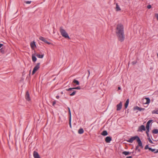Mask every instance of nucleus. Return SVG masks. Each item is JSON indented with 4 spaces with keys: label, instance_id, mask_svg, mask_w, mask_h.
<instances>
[{
    "label": "nucleus",
    "instance_id": "obj_1",
    "mask_svg": "<svg viewBox=\"0 0 158 158\" xmlns=\"http://www.w3.org/2000/svg\"><path fill=\"white\" fill-rule=\"evenodd\" d=\"M116 34L118 40L121 42L123 41L124 39V35L123 26L121 24H118L117 26Z\"/></svg>",
    "mask_w": 158,
    "mask_h": 158
},
{
    "label": "nucleus",
    "instance_id": "obj_32",
    "mask_svg": "<svg viewBox=\"0 0 158 158\" xmlns=\"http://www.w3.org/2000/svg\"><path fill=\"white\" fill-rule=\"evenodd\" d=\"M152 120H149V121L147 123V124H149V125H150V123L151 122H152Z\"/></svg>",
    "mask_w": 158,
    "mask_h": 158
},
{
    "label": "nucleus",
    "instance_id": "obj_9",
    "mask_svg": "<svg viewBox=\"0 0 158 158\" xmlns=\"http://www.w3.org/2000/svg\"><path fill=\"white\" fill-rule=\"evenodd\" d=\"M39 39L48 44H51L50 43L48 42L44 37H40L39 38Z\"/></svg>",
    "mask_w": 158,
    "mask_h": 158
},
{
    "label": "nucleus",
    "instance_id": "obj_5",
    "mask_svg": "<svg viewBox=\"0 0 158 158\" xmlns=\"http://www.w3.org/2000/svg\"><path fill=\"white\" fill-rule=\"evenodd\" d=\"M145 130V126L143 125H142L139 127L137 131L142 132L143 131H144Z\"/></svg>",
    "mask_w": 158,
    "mask_h": 158
},
{
    "label": "nucleus",
    "instance_id": "obj_27",
    "mask_svg": "<svg viewBox=\"0 0 158 158\" xmlns=\"http://www.w3.org/2000/svg\"><path fill=\"white\" fill-rule=\"evenodd\" d=\"M149 125H150L147 123L146 128L147 129V130H148V131H149Z\"/></svg>",
    "mask_w": 158,
    "mask_h": 158
},
{
    "label": "nucleus",
    "instance_id": "obj_48",
    "mask_svg": "<svg viewBox=\"0 0 158 158\" xmlns=\"http://www.w3.org/2000/svg\"><path fill=\"white\" fill-rule=\"evenodd\" d=\"M157 57L158 58V53L157 54Z\"/></svg>",
    "mask_w": 158,
    "mask_h": 158
},
{
    "label": "nucleus",
    "instance_id": "obj_45",
    "mask_svg": "<svg viewBox=\"0 0 158 158\" xmlns=\"http://www.w3.org/2000/svg\"><path fill=\"white\" fill-rule=\"evenodd\" d=\"M158 152V149L157 150L154 152L155 153H157Z\"/></svg>",
    "mask_w": 158,
    "mask_h": 158
},
{
    "label": "nucleus",
    "instance_id": "obj_42",
    "mask_svg": "<svg viewBox=\"0 0 158 158\" xmlns=\"http://www.w3.org/2000/svg\"><path fill=\"white\" fill-rule=\"evenodd\" d=\"M59 97H60L59 96L57 95V96H56V98L57 99H59Z\"/></svg>",
    "mask_w": 158,
    "mask_h": 158
},
{
    "label": "nucleus",
    "instance_id": "obj_10",
    "mask_svg": "<svg viewBox=\"0 0 158 158\" xmlns=\"http://www.w3.org/2000/svg\"><path fill=\"white\" fill-rule=\"evenodd\" d=\"M134 110H139V111L144 110H145V108H141L138 106H136L134 107Z\"/></svg>",
    "mask_w": 158,
    "mask_h": 158
},
{
    "label": "nucleus",
    "instance_id": "obj_12",
    "mask_svg": "<svg viewBox=\"0 0 158 158\" xmlns=\"http://www.w3.org/2000/svg\"><path fill=\"white\" fill-rule=\"evenodd\" d=\"M111 140V138L110 136H107L105 138V141L107 143H110Z\"/></svg>",
    "mask_w": 158,
    "mask_h": 158
},
{
    "label": "nucleus",
    "instance_id": "obj_6",
    "mask_svg": "<svg viewBox=\"0 0 158 158\" xmlns=\"http://www.w3.org/2000/svg\"><path fill=\"white\" fill-rule=\"evenodd\" d=\"M122 102H120L117 105V110L118 111L120 110L122 108Z\"/></svg>",
    "mask_w": 158,
    "mask_h": 158
},
{
    "label": "nucleus",
    "instance_id": "obj_49",
    "mask_svg": "<svg viewBox=\"0 0 158 158\" xmlns=\"http://www.w3.org/2000/svg\"><path fill=\"white\" fill-rule=\"evenodd\" d=\"M63 92H61V94H63Z\"/></svg>",
    "mask_w": 158,
    "mask_h": 158
},
{
    "label": "nucleus",
    "instance_id": "obj_14",
    "mask_svg": "<svg viewBox=\"0 0 158 158\" xmlns=\"http://www.w3.org/2000/svg\"><path fill=\"white\" fill-rule=\"evenodd\" d=\"M30 44L31 48L33 49H34L36 47L35 43L34 41H33L31 42Z\"/></svg>",
    "mask_w": 158,
    "mask_h": 158
},
{
    "label": "nucleus",
    "instance_id": "obj_18",
    "mask_svg": "<svg viewBox=\"0 0 158 158\" xmlns=\"http://www.w3.org/2000/svg\"><path fill=\"white\" fill-rule=\"evenodd\" d=\"M35 56L38 58H42L44 56V55H40V54H36Z\"/></svg>",
    "mask_w": 158,
    "mask_h": 158
},
{
    "label": "nucleus",
    "instance_id": "obj_40",
    "mask_svg": "<svg viewBox=\"0 0 158 158\" xmlns=\"http://www.w3.org/2000/svg\"><path fill=\"white\" fill-rule=\"evenodd\" d=\"M55 104H56V102L55 101L53 102L52 105L53 106H54Z\"/></svg>",
    "mask_w": 158,
    "mask_h": 158
},
{
    "label": "nucleus",
    "instance_id": "obj_15",
    "mask_svg": "<svg viewBox=\"0 0 158 158\" xmlns=\"http://www.w3.org/2000/svg\"><path fill=\"white\" fill-rule=\"evenodd\" d=\"M145 99L146 100V102L145 104H149L150 102V100L149 98H145Z\"/></svg>",
    "mask_w": 158,
    "mask_h": 158
},
{
    "label": "nucleus",
    "instance_id": "obj_22",
    "mask_svg": "<svg viewBox=\"0 0 158 158\" xmlns=\"http://www.w3.org/2000/svg\"><path fill=\"white\" fill-rule=\"evenodd\" d=\"M84 132V130L82 128L80 129L78 131V133L79 134H82Z\"/></svg>",
    "mask_w": 158,
    "mask_h": 158
},
{
    "label": "nucleus",
    "instance_id": "obj_46",
    "mask_svg": "<svg viewBox=\"0 0 158 158\" xmlns=\"http://www.w3.org/2000/svg\"><path fill=\"white\" fill-rule=\"evenodd\" d=\"M121 89V88H120V87H118V90H120V89Z\"/></svg>",
    "mask_w": 158,
    "mask_h": 158
},
{
    "label": "nucleus",
    "instance_id": "obj_47",
    "mask_svg": "<svg viewBox=\"0 0 158 158\" xmlns=\"http://www.w3.org/2000/svg\"><path fill=\"white\" fill-rule=\"evenodd\" d=\"M88 72L89 73V75L90 74V72L89 70H88Z\"/></svg>",
    "mask_w": 158,
    "mask_h": 158
},
{
    "label": "nucleus",
    "instance_id": "obj_36",
    "mask_svg": "<svg viewBox=\"0 0 158 158\" xmlns=\"http://www.w3.org/2000/svg\"><path fill=\"white\" fill-rule=\"evenodd\" d=\"M151 6L150 5H149L147 6V8L148 9H150L151 8Z\"/></svg>",
    "mask_w": 158,
    "mask_h": 158
},
{
    "label": "nucleus",
    "instance_id": "obj_2",
    "mask_svg": "<svg viewBox=\"0 0 158 158\" xmlns=\"http://www.w3.org/2000/svg\"><path fill=\"white\" fill-rule=\"evenodd\" d=\"M60 31L61 35L62 36L65 38H67L70 39V38L69 36L67 33L66 32L65 30L63 28V27H61L60 28Z\"/></svg>",
    "mask_w": 158,
    "mask_h": 158
},
{
    "label": "nucleus",
    "instance_id": "obj_31",
    "mask_svg": "<svg viewBox=\"0 0 158 158\" xmlns=\"http://www.w3.org/2000/svg\"><path fill=\"white\" fill-rule=\"evenodd\" d=\"M149 150L150 151H151L152 152H155V149H152L151 148H149Z\"/></svg>",
    "mask_w": 158,
    "mask_h": 158
},
{
    "label": "nucleus",
    "instance_id": "obj_43",
    "mask_svg": "<svg viewBox=\"0 0 158 158\" xmlns=\"http://www.w3.org/2000/svg\"><path fill=\"white\" fill-rule=\"evenodd\" d=\"M3 44H0V48L3 46Z\"/></svg>",
    "mask_w": 158,
    "mask_h": 158
},
{
    "label": "nucleus",
    "instance_id": "obj_26",
    "mask_svg": "<svg viewBox=\"0 0 158 158\" xmlns=\"http://www.w3.org/2000/svg\"><path fill=\"white\" fill-rule=\"evenodd\" d=\"M68 111H69V118H71V112L70 109L69 107H68Z\"/></svg>",
    "mask_w": 158,
    "mask_h": 158
},
{
    "label": "nucleus",
    "instance_id": "obj_25",
    "mask_svg": "<svg viewBox=\"0 0 158 158\" xmlns=\"http://www.w3.org/2000/svg\"><path fill=\"white\" fill-rule=\"evenodd\" d=\"M152 132L154 134H157L158 133V130L157 129H155L152 131Z\"/></svg>",
    "mask_w": 158,
    "mask_h": 158
},
{
    "label": "nucleus",
    "instance_id": "obj_23",
    "mask_svg": "<svg viewBox=\"0 0 158 158\" xmlns=\"http://www.w3.org/2000/svg\"><path fill=\"white\" fill-rule=\"evenodd\" d=\"M152 114H158V109L154 110L152 111Z\"/></svg>",
    "mask_w": 158,
    "mask_h": 158
},
{
    "label": "nucleus",
    "instance_id": "obj_38",
    "mask_svg": "<svg viewBox=\"0 0 158 158\" xmlns=\"http://www.w3.org/2000/svg\"><path fill=\"white\" fill-rule=\"evenodd\" d=\"M155 15L156 16L157 19L158 20V14H156Z\"/></svg>",
    "mask_w": 158,
    "mask_h": 158
},
{
    "label": "nucleus",
    "instance_id": "obj_39",
    "mask_svg": "<svg viewBox=\"0 0 158 158\" xmlns=\"http://www.w3.org/2000/svg\"><path fill=\"white\" fill-rule=\"evenodd\" d=\"M0 51L1 52H2V53H4V51L3 50V49L2 48L0 49Z\"/></svg>",
    "mask_w": 158,
    "mask_h": 158
},
{
    "label": "nucleus",
    "instance_id": "obj_16",
    "mask_svg": "<svg viewBox=\"0 0 158 158\" xmlns=\"http://www.w3.org/2000/svg\"><path fill=\"white\" fill-rule=\"evenodd\" d=\"M101 134L103 136H106L108 135V133L106 131H104L102 132Z\"/></svg>",
    "mask_w": 158,
    "mask_h": 158
},
{
    "label": "nucleus",
    "instance_id": "obj_7",
    "mask_svg": "<svg viewBox=\"0 0 158 158\" xmlns=\"http://www.w3.org/2000/svg\"><path fill=\"white\" fill-rule=\"evenodd\" d=\"M33 156L34 158H41L38 153L35 151L33 152Z\"/></svg>",
    "mask_w": 158,
    "mask_h": 158
},
{
    "label": "nucleus",
    "instance_id": "obj_19",
    "mask_svg": "<svg viewBox=\"0 0 158 158\" xmlns=\"http://www.w3.org/2000/svg\"><path fill=\"white\" fill-rule=\"evenodd\" d=\"M129 102V99H127L126 101L125 104V107L126 108H127L128 106V104Z\"/></svg>",
    "mask_w": 158,
    "mask_h": 158
},
{
    "label": "nucleus",
    "instance_id": "obj_30",
    "mask_svg": "<svg viewBox=\"0 0 158 158\" xmlns=\"http://www.w3.org/2000/svg\"><path fill=\"white\" fill-rule=\"evenodd\" d=\"M148 141H149V142L150 143H153V142L152 141V140H151V139H150V136L148 137Z\"/></svg>",
    "mask_w": 158,
    "mask_h": 158
},
{
    "label": "nucleus",
    "instance_id": "obj_37",
    "mask_svg": "<svg viewBox=\"0 0 158 158\" xmlns=\"http://www.w3.org/2000/svg\"><path fill=\"white\" fill-rule=\"evenodd\" d=\"M139 146H138V145L136 147L135 149V150L136 151L138 149H139Z\"/></svg>",
    "mask_w": 158,
    "mask_h": 158
},
{
    "label": "nucleus",
    "instance_id": "obj_34",
    "mask_svg": "<svg viewBox=\"0 0 158 158\" xmlns=\"http://www.w3.org/2000/svg\"><path fill=\"white\" fill-rule=\"evenodd\" d=\"M149 132V131H148V130H147V131H146V134H147V136L148 137H149V134H148Z\"/></svg>",
    "mask_w": 158,
    "mask_h": 158
},
{
    "label": "nucleus",
    "instance_id": "obj_8",
    "mask_svg": "<svg viewBox=\"0 0 158 158\" xmlns=\"http://www.w3.org/2000/svg\"><path fill=\"white\" fill-rule=\"evenodd\" d=\"M137 142L138 144V146L140 147L141 148H143V147L142 145V143L139 137L138 139Z\"/></svg>",
    "mask_w": 158,
    "mask_h": 158
},
{
    "label": "nucleus",
    "instance_id": "obj_44",
    "mask_svg": "<svg viewBox=\"0 0 158 158\" xmlns=\"http://www.w3.org/2000/svg\"><path fill=\"white\" fill-rule=\"evenodd\" d=\"M127 158H132V157L131 156H127Z\"/></svg>",
    "mask_w": 158,
    "mask_h": 158
},
{
    "label": "nucleus",
    "instance_id": "obj_20",
    "mask_svg": "<svg viewBox=\"0 0 158 158\" xmlns=\"http://www.w3.org/2000/svg\"><path fill=\"white\" fill-rule=\"evenodd\" d=\"M32 61L34 62H35L36 60L37 59L35 56L34 55H32Z\"/></svg>",
    "mask_w": 158,
    "mask_h": 158
},
{
    "label": "nucleus",
    "instance_id": "obj_17",
    "mask_svg": "<svg viewBox=\"0 0 158 158\" xmlns=\"http://www.w3.org/2000/svg\"><path fill=\"white\" fill-rule=\"evenodd\" d=\"M116 11H119L121 10V9L117 3L116 4Z\"/></svg>",
    "mask_w": 158,
    "mask_h": 158
},
{
    "label": "nucleus",
    "instance_id": "obj_28",
    "mask_svg": "<svg viewBox=\"0 0 158 158\" xmlns=\"http://www.w3.org/2000/svg\"><path fill=\"white\" fill-rule=\"evenodd\" d=\"M76 93V91H73L72 93L70 94V95L71 96H73Z\"/></svg>",
    "mask_w": 158,
    "mask_h": 158
},
{
    "label": "nucleus",
    "instance_id": "obj_41",
    "mask_svg": "<svg viewBox=\"0 0 158 158\" xmlns=\"http://www.w3.org/2000/svg\"><path fill=\"white\" fill-rule=\"evenodd\" d=\"M137 152H140V149H139L136 150Z\"/></svg>",
    "mask_w": 158,
    "mask_h": 158
},
{
    "label": "nucleus",
    "instance_id": "obj_29",
    "mask_svg": "<svg viewBox=\"0 0 158 158\" xmlns=\"http://www.w3.org/2000/svg\"><path fill=\"white\" fill-rule=\"evenodd\" d=\"M71 121V118H69V126L71 128H72Z\"/></svg>",
    "mask_w": 158,
    "mask_h": 158
},
{
    "label": "nucleus",
    "instance_id": "obj_24",
    "mask_svg": "<svg viewBox=\"0 0 158 158\" xmlns=\"http://www.w3.org/2000/svg\"><path fill=\"white\" fill-rule=\"evenodd\" d=\"M73 82L74 83H76L77 85H79V82L78 81L75 80H73Z\"/></svg>",
    "mask_w": 158,
    "mask_h": 158
},
{
    "label": "nucleus",
    "instance_id": "obj_11",
    "mask_svg": "<svg viewBox=\"0 0 158 158\" xmlns=\"http://www.w3.org/2000/svg\"><path fill=\"white\" fill-rule=\"evenodd\" d=\"M25 98L27 101H29L30 100V95L28 91H27L25 95Z\"/></svg>",
    "mask_w": 158,
    "mask_h": 158
},
{
    "label": "nucleus",
    "instance_id": "obj_4",
    "mask_svg": "<svg viewBox=\"0 0 158 158\" xmlns=\"http://www.w3.org/2000/svg\"><path fill=\"white\" fill-rule=\"evenodd\" d=\"M40 63H38L35 67L34 68L32 72V75H33L35 72L39 69Z\"/></svg>",
    "mask_w": 158,
    "mask_h": 158
},
{
    "label": "nucleus",
    "instance_id": "obj_13",
    "mask_svg": "<svg viewBox=\"0 0 158 158\" xmlns=\"http://www.w3.org/2000/svg\"><path fill=\"white\" fill-rule=\"evenodd\" d=\"M73 89H81V87L80 86H77V87H76L75 88H69L68 89H66V90L68 91H69L71 90H72Z\"/></svg>",
    "mask_w": 158,
    "mask_h": 158
},
{
    "label": "nucleus",
    "instance_id": "obj_21",
    "mask_svg": "<svg viewBox=\"0 0 158 158\" xmlns=\"http://www.w3.org/2000/svg\"><path fill=\"white\" fill-rule=\"evenodd\" d=\"M131 153H130V152H127V151H124L122 152V154H124L126 156L128 155Z\"/></svg>",
    "mask_w": 158,
    "mask_h": 158
},
{
    "label": "nucleus",
    "instance_id": "obj_35",
    "mask_svg": "<svg viewBox=\"0 0 158 158\" xmlns=\"http://www.w3.org/2000/svg\"><path fill=\"white\" fill-rule=\"evenodd\" d=\"M31 1H27L26 2V3L27 4H29L31 3Z\"/></svg>",
    "mask_w": 158,
    "mask_h": 158
},
{
    "label": "nucleus",
    "instance_id": "obj_33",
    "mask_svg": "<svg viewBox=\"0 0 158 158\" xmlns=\"http://www.w3.org/2000/svg\"><path fill=\"white\" fill-rule=\"evenodd\" d=\"M149 148L148 147V145H146L145 146L144 148H145V149H149Z\"/></svg>",
    "mask_w": 158,
    "mask_h": 158
},
{
    "label": "nucleus",
    "instance_id": "obj_3",
    "mask_svg": "<svg viewBox=\"0 0 158 158\" xmlns=\"http://www.w3.org/2000/svg\"><path fill=\"white\" fill-rule=\"evenodd\" d=\"M139 138V137L137 135L134 136H132L128 140H127V141L128 142L132 143H133L134 140H136L137 141Z\"/></svg>",
    "mask_w": 158,
    "mask_h": 158
}]
</instances>
